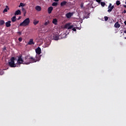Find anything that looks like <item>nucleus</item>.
<instances>
[{"label": "nucleus", "mask_w": 126, "mask_h": 126, "mask_svg": "<svg viewBox=\"0 0 126 126\" xmlns=\"http://www.w3.org/2000/svg\"><path fill=\"white\" fill-rule=\"evenodd\" d=\"M41 60V56H36V59H34L33 57L27 56L25 57L24 64H30V63H36V62H39Z\"/></svg>", "instance_id": "f257e3e1"}, {"label": "nucleus", "mask_w": 126, "mask_h": 126, "mask_svg": "<svg viewBox=\"0 0 126 126\" xmlns=\"http://www.w3.org/2000/svg\"><path fill=\"white\" fill-rule=\"evenodd\" d=\"M15 61V58L12 57L11 58L10 61H8V65L10 66V67H15L17 66V64L14 63Z\"/></svg>", "instance_id": "f03ea898"}, {"label": "nucleus", "mask_w": 126, "mask_h": 126, "mask_svg": "<svg viewBox=\"0 0 126 126\" xmlns=\"http://www.w3.org/2000/svg\"><path fill=\"white\" fill-rule=\"evenodd\" d=\"M30 24V19L29 18H27L20 24L19 26H23L24 27H26V26H28Z\"/></svg>", "instance_id": "7ed1b4c3"}, {"label": "nucleus", "mask_w": 126, "mask_h": 126, "mask_svg": "<svg viewBox=\"0 0 126 126\" xmlns=\"http://www.w3.org/2000/svg\"><path fill=\"white\" fill-rule=\"evenodd\" d=\"M24 64V60L22 59V56H20L18 57V60L17 61V67H20V64Z\"/></svg>", "instance_id": "20e7f679"}, {"label": "nucleus", "mask_w": 126, "mask_h": 126, "mask_svg": "<svg viewBox=\"0 0 126 126\" xmlns=\"http://www.w3.org/2000/svg\"><path fill=\"white\" fill-rule=\"evenodd\" d=\"M115 6L114 5L112 6V3H109V5L108 7V10H107L108 12H111L112 10L114 9Z\"/></svg>", "instance_id": "39448f33"}, {"label": "nucleus", "mask_w": 126, "mask_h": 126, "mask_svg": "<svg viewBox=\"0 0 126 126\" xmlns=\"http://www.w3.org/2000/svg\"><path fill=\"white\" fill-rule=\"evenodd\" d=\"M35 53H36V54H37V55H38L36 56H40L39 55H40L41 54V48L38 47L37 48H36L35 49Z\"/></svg>", "instance_id": "423d86ee"}, {"label": "nucleus", "mask_w": 126, "mask_h": 126, "mask_svg": "<svg viewBox=\"0 0 126 126\" xmlns=\"http://www.w3.org/2000/svg\"><path fill=\"white\" fill-rule=\"evenodd\" d=\"M73 15V13L69 12L65 14V16L67 18H70L71 16Z\"/></svg>", "instance_id": "0eeeda50"}, {"label": "nucleus", "mask_w": 126, "mask_h": 126, "mask_svg": "<svg viewBox=\"0 0 126 126\" xmlns=\"http://www.w3.org/2000/svg\"><path fill=\"white\" fill-rule=\"evenodd\" d=\"M53 9H54V8L52 6L48 7L47 11L49 14H51V13H52V11H53Z\"/></svg>", "instance_id": "6e6552de"}, {"label": "nucleus", "mask_w": 126, "mask_h": 126, "mask_svg": "<svg viewBox=\"0 0 126 126\" xmlns=\"http://www.w3.org/2000/svg\"><path fill=\"white\" fill-rule=\"evenodd\" d=\"M34 40L33 39H31L28 42V45H34L35 42H34Z\"/></svg>", "instance_id": "1a4fd4ad"}, {"label": "nucleus", "mask_w": 126, "mask_h": 126, "mask_svg": "<svg viewBox=\"0 0 126 126\" xmlns=\"http://www.w3.org/2000/svg\"><path fill=\"white\" fill-rule=\"evenodd\" d=\"M67 2L66 1H63L60 3L61 6H64V5H66Z\"/></svg>", "instance_id": "9d476101"}, {"label": "nucleus", "mask_w": 126, "mask_h": 126, "mask_svg": "<svg viewBox=\"0 0 126 126\" xmlns=\"http://www.w3.org/2000/svg\"><path fill=\"white\" fill-rule=\"evenodd\" d=\"M15 15H21V11L20 10H18L15 11Z\"/></svg>", "instance_id": "9b49d317"}, {"label": "nucleus", "mask_w": 126, "mask_h": 126, "mask_svg": "<svg viewBox=\"0 0 126 126\" xmlns=\"http://www.w3.org/2000/svg\"><path fill=\"white\" fill-rule=\"evenodd\" d=\"M10 23H11V21H8V22H6L5 23L6 27H10V26H11V24H10Z\"/></svg>", "instance_id": "f8f14e48"}, {"label": "nucleus", "mask_w": 126, "mask_h": 126, "mask_svg": "<svg viewBox=\"0 0 126 126\" xmlns=\"http://www.w3.org/2000/svg\"><path fill=\"white\" fill-rule=\"evenodd\" d=\"M114 27H115V28H120V27H121V25H120V24H119L118 22H117L115 24Z\"/></svg>", "instance_id": "ddd939ff"}, {"label": "nucleus", "mask_w": 126, "mask_h": 126, "mask_svg": "<svg viewBox=\"0 0 126 126\" xmlns=\"http://www.w3.org/2000/svg\"><path fill=\"white\" fill-rule=\"evenodd\" d=\"M53 39L56 41H58V40H59V35H58V34H54L53 35Z\"/></svg>", "instance_id": "4468645a"}, {"label": "nucleus", "mask_w": 126, "mask_h": 126, "mask_svg": "<svg viewBox=\"0 0 126 126\" xmlns=\"http://www.w3.org/2000/svg\"><path fill=\"white\" fill-rule=\"evenodd\" d=\"M11 20L13 23H14L15 21H16V16H14L13 17L11 18Z\"/></svg>", "instance_id": "2eb2a0df"}, {"label": "nucleus", "mask_w": 126, "mask_h": 126, "mask_svg": "<svg viewBox=\"0 0 126 126\" xmlns=\"http://www.w3.org/2000/svg\"><path fill=\"white\" fill-rule=\"evenodd\" d=\"M35 9L37 11H41V10H42V8H41V6H35Z\"/></svg>", "instance_id": "dca6fc26"}, {"label": "nucleus", "mask_w": 126, "mask_h": 126, "mask_svg": "<svg viewBox=\"0 0 126 126\" xmlns=\"http://www.w3.org/2000/svg\"><path fill=\"white\" fill-rule=\"evenodd\" d=\"M52 23L53 24H55V25H57V24H58V20H57V19H54L52 21Z\"/></svg>", "instance_id": "f3484780"}, {"label": "nucleus", "mask_w": 126, "mask_h": 126, "mask_svg": "<svg viewBox=\"0 0 126 126\" xmlns=\"http://www.w3.org/2000/svg\"><path fill=\"white\" fill-rule=\"evenodd\" d=\"M22 10L24 13V16H25V15H26V10L24 7H22Z\"/></svg>", "instance_id": "a211bd4d"}, {"label": "nucleus", "mask_w": 126, "mask_h": 126, "mask_svg": "<svg viewBox=\"0 0 126 126\" xmlns=\"http://www.w3.org/2000/svg\"><path fill=\"white\" fill-rule=\"evenodd\" d=\"M70 25V23L66 24V25H65L64 28L68 30V27H69Z\"/></svg>", "instance_id": "6ab92c4d"}, {"label": "nucleus", "mask_w": 126, "mask_h": 126, "mask_svg": "<svg viewBox=\"0 0 126 126\" xmlns=\"http://www.w3.org/2000/svg\"><path fill=\"white\" fill-rule=\"evenodd\" d=\"M38 23H39V21H37L36 19L33 20V24H34V25H37V24H38Z\"/></svg>", "instance_id": "aec40b11"}, {"label": "nucleus", "mask_w": 126, "mask_h": 126, "mask_svg": "<svg viewBox=\"0 0 126 126\" xmlns=\"http://www.w3.org/2000/svg\"><path fill=\"white\" fill-rule=\"evenodd\" d=\"M5 22L3 20H0V26H2L4 24Z\"/></svg>", "instance_id": "412c9836"}, {"label": "nucleus", "mask_w": 126, "mask_h": 126, "mask_svg": "<svg viewBox=\"0 0 126 126\" xmlns=\"http://www.w3.org/2000/svg\"><path fill=\"white\" fill-rule=\"evenodd\" d=\"M7 8L8 9H9V8H8V6H6V8L4 9L3 12H7Z\"/></svg>", "instance_id": "4be33fe9"}, {"label": "nucleus", "mask_w": 126, "mask_h": 126, "mask_svg": "<svg viewBox=\"0 0 126 126\" xmlns=\"http://www.w3.org/2000/svg\"><path fill=\"white\" fill-rule=\"evenodd\" d=\"M52 5V6H57V5H58V2H54Z\"/></svg>", "instance_id": "5701e85b"}, {"label": "nucleus", "mask_w": 126, "mask_h": 126, "mask_svg": "<svg viewBox=\"0 0 126 126\" xmlns=\"http://www.w3.org/2000/svg\"><path fill=\"white\" fill-rule=\"evenodd\" d=\"M121 4V1L120 0H117L116 1V5L119 6Z\"/></svg>", "instance_id": "b1692460"}, {"label": "nucleus", "mask_w": 126, "mask_h": 126, "mask_svg": "<svg viewBox=\"0 0 126 126\" xmlns=\"http://www.w3.org/2000/svg\"><path fill=\"white\" fill-rule=\"evenodd\" d=\"M73 27H74V26L73 25H70L69 26V27L68 28V30H69V29H72V28H73Z\"/></svg>", "instance_id": "393cba45"}, {"label": "nucleus", "mask_w": 126, "mask_h": 126, "mask_svg": "<svg viewBox=\"0 0 126 126\" xmlns=\"http://www.w3.org/2000/svg\"><path fill=\"white\" fill-rule=\"evenodd\" d=\"M100 4L101 6H104L106 5V3H105L104 2H101Z\"/></svg>", "instance_id": "a878e982"}, {"label": "nucleus", "mask_w": 126, "mask_h": 126, "mask_svg": "<svg viewBox=\"0 0 126 126\" xmlns=\"http://www.w3.org/2000/svg\"><path fill=\"white\" fill-rule=\"evenodd\" d=\"M50 24V22H49V21L46 22L44 23V26H47V25H48V24Z\"/></svg>", "instance_id": "bb28decb"}, {"label": "nucleus", "mask_w": 126, "mask_h": 126, "mask_svg": "<svg viewBox=\"0 0 126 126\" xmlns=\"http://www.w3.org/2000/svg\"><path fill=\"white\" fill-rule=\"evenodd\" d=\"M21 6H24V4L23 3H20V5H19V7H20Z\"/></svg>", "instance_id": "cd10ccee"}, {"label": "nucleus", "mask_w": 126, "mask_h": 126, "mask_svg": "<svg viewBox=\"0 0 126 126\" xmlns=\"http://www.w3.org/2000/svg\"><path fill=\"white\" fill-rule=\"evenodd\" d=\"M109 19V18L107 16L104 17V20L105 21H107V20Z\"/></svg>", "instance_id": "c85d7f7f"}, {"label": "nucleus", "mask_w": 126, "mask_h": 126, "mask_svg": "<svg viewBox=\"0 0 126 126\" xmlns=\"http://www.w3.org/2000/svg\"><path fill=\"white\" fill-rule=\"evenodd\" d=\"M18 40L19 41V42H22V37H19L18 38Z\"/></svg>", "instance_id": "c756f323"}, {"label": "nucleus", "mask_w": 126, "mask_h": 126, "mask_svg": "<svg viewBox=\"0 0 126 126\" xmlns=\"http://www.w3.org/2000/svg\"><path fill=\"white\" fill-rule=\"evenodd\" d=\"M3 51H6V47L5 46H4L3 48Z\"/></svg>", "instance_id": "7c9ffc66"}, {"label": "nucleus", "mask_w": 126, "mask_h": 126, "mask_svg": "<svg viewBox=\"0 0 126 126\" xmlns=\"http://www.w3.org/2000/svg\"><path fill=\"white\" fill-rule=\"evenodd\" d=\"M72 31L75 32L76 31V29H75V28H73Z\"/></svg>", "instance_id": "2f4dec72"}, {"label": "nucleus", "mask_w": 126, "mask_h": 126, "mask_svg": "<svg viewBox=\"0 0 126 126\" xmlns=\"http://www.w3.org/2000/svg\"><path fill=\"white\" fill-rule=\"evenodd\" d=\"M97 2H100L101 1V0H95Z\"/></svg>", "instance_id": "473e14b6"}, {"label": "nucleus", "mask_w": 126, "mask_h": 126, "mask_svg": "<svg viewBox=\"0 0 126 126\" xmlns=\"http://www.w3.org/2000/svg\"><path fill=\"white\" fill-rule=\"evenodd\" d=\"M125 4H126V1L125 2ZM123 6L124 7H125V8H126V5H124Z\"/></svg>", "instance_id": "72a5a7b5"}, {"label": "nucleus", "mask_w": 126, "mask_h": 126, "mask_svg": "<svg viewBox=\"0 0 126 126\" xmlns=\"http://www.w3.org/2000/svg\"><path fill=\"white\" fill-rule=\"evenodd\" d=\"M81 8H82V7H83V4H81V5H80Z\"/></svg>", "instance_id": "f704fd0d"}, {"label": "nucleus", "mask_w": 126, "mask_h": 126, "mask_svg": "<svg viewBox=\"0 0 126 126\" xmlns=\"http://www.w3.org/2000/svg\"><path fill=\"white\" fill-rule=\"evenodd\" d=\"M123 13H126V10H124V11H123Z\"/></svg>", "instance_id": "c9c22d12"}, {"label": "nucleus", "mask_w": 126, "mask_h": 126, "mask_svg": "<svg viewBox=\"0 0 126 126\" xmlns=\"http://www.w3.org/2000/svg\"><path fill=\"white\" fill-rule=\"evenodd\" d=\"M18 34H19L20 35H21V32H18Z\"/></svg>", "instance_id": "e433bc0d"}, {"label": "nucleus", "mask_w": 126, "mask_h": 126, "mask_svg": "<svg viewBox=\"0 0 126 126\" xmlns=\"http://www.w3.org/2000/svg\"><path fill=\"white\" fill-rule=\"evenodd\" d=\"M124 24L126 25V21H125V22H124Z\"/></svg>", "instance_id": "4c0bfd02"}, {"label": "nucleus", "mask_w": 126, "mask_h": 126, "mask_svg": "<svg viewBox=\"0 0 126 126\" xmlns=\"http://www.w3.org/2000/svg\"><path fill=\"white\" fill-rule=\"evenodd\" d=\"M60 0H54V1H59Z\"/></svg>", "instance_id": "58836bf2"}, {"label": "nucleus", "mask_w": 126, "mask_h": 126, "mask_svg": "<svg viewBox=\"0 0 126 126\" xmlns=\"http://www.w3.org/2000/svg\"><path fill=\"white\" fill-rule=\"evenodd\" d=\"M124 33H125V34L126 33V31H125L124 32Z\"/></svg>", "instance_id": "ea45409f"}, {"label": "nucleus", "mask_w": 126, "mask_h": 126, "mask_svg": "<svg viewBox=\"0 0 126 126\" xmlns=\"http://www.w3.org/2000/svg\"><path fill=\"white\" fill-rule=\"evenodd\" d=\"M86 18H87V19L88 18V17H86Z\"/></svg>", "instance_id": "a19ab883"}, {"label": "nucleus", "mask_w": 126, "mask_h": 126, "mask_svg": "<svg viewBox=\"0 0 126 126\" xmlns=\"http://www.w3.org/2000/svg\"><path fill=\"white\" fill-rule=\"evenodd\" d=\"M89 16V14H88V16Z\"/></svg>", "instance_id": "79ce46f5"}, {"label": "nucleus", "mask_w": 126, "mask_h": 126, "mask_svg": "<svg viewBox=\"0 0 126 126\" xmlns=\"http://www.w3.org/2000/svg\"><path fill=\"white\" fill-rule=\"evenodd\" d=\"M76 29H77V27H76Z\"/></svg>", "instance_id": "37998d69"}, {"label": "nucleus", "mask_w": 126, "mask_h": 126, "mask_svg": "<svg viewBox=\"0 0 126 126\" xmlns=\"http://www.w3.org/2000/svg\"><path fill=\"white\" fill-rule=\"evenodd\" d=\"M125 38L126 39V37H125Z\"/></svg>", "instance_id": "c03bdc74"}]
</instances>
